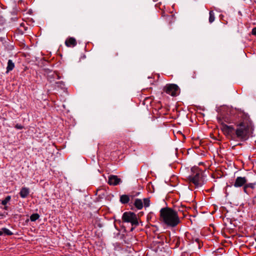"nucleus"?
Instances as JSON below:
<instances>
[{
	"mask_svg": "<svg viewBox=\"0 0 256 256\" xmlns=\"http://www.w3.org/2000/svg\"><path fill=\"white\" fill-rule=\"evenodd\" d=\"M240 117L242 118V121L236 124L235 128L232 125H227L224 122L230 123L232 119L222 114L217 117L219 124H221L220 129L224 134L231 140L238 139L242 141L248 139L250 133L251 122L248 116L243 113L240 114Z\"/></svg>",
	"mask_w": 256,
	"mask_h": 256,
	"instance_id": "nucleus-1",
	"label": "nucleus"
},
{
	"mask_svg": "<svg viewBox=\"0 0 256 256\" xmlns=\"http://www.w3.org/2000/svg\"><path fill=\"white\" fill-rule=\"evenodd\" d=\"M160 212V220L168 227L174 228L180 222L178 212L172 208H163Z\"/></svg>",
	"mask_w": 256,
	"mask_h": 256,
	"instance_id": "nucleus-2",
	"label": "nucleus"
},
{
	"mask_svg": "<svg viewBox=\"0 0 256 256\" xmlns=\"http://www.w3.org/2000/svg\"><path fill=\"white\" fill-rule=\"evenodd\" d=\"M192 174L187 178L188 181L192 183L196 187L201 186L202 185L203 174L202 172L198 168H192Z\"/></svg>",
	"mask_w": 256,
	"mask_h": 256,
	"instance_id": "nucleus-3",
	"label": "nucleus"
},
{
	"mask_svg": "<svg viewBox=\"0 0 256 256\" xmlns=\"http://www.w3.org/2000/svg\"><path fill=\"white\" fill-rule=\"evenodd\" d=\"M122 220L124 222H130L132 226H136L138 225L137 216L133 212H124L122 216Z\"/></svg>",
	"mask_w": 256,
	"mask_h": 256,
	"instance_id": "nucleus-4",
	"label": "nucleus"
},
{
	"mask_svg": "<svg viewBox=\"0 0 256 256\" xmlns=\"http://www.w3.org/2000/svg\"><path fill=\"white\" fill-rule=\"evenodd\" d=\"M163 91L172 96H176L180 93L178 86L174 84H166L163 88Z\"/></svg>",
	"mask_w": 256,
	"mask_h": 256,
	"instance_id": "nucleus-5",
	"label": "nucleus"
},
{
	"mask_svg": "<svg viewBox=\"0 0 256 256\" xmlns=\"http://www.w3.org/2000/svg\"><path fill=\"white\" fill-rule=\"evenodd\" d=\"M122 182L121 179L118 178L117 176L110 175L108 177V184L110 185L116 186Z\"/></svg>",
	"mask_w": 256,
	"mask_h": 256,
	"instance_id": "nucleus-6",
	"label": "nucleus"
},
{
	"mask_svg": "<svg viewBox=\"0 0 256 256\" xmlns=\"http://www.w3.org/2000/svg\"><path fill=\"white\" fill-rule=\"evenodd\" d=\"M247 182V180L245 177L238 176L236 179L234 186L236 188L244 186Z\"/></svg>",
	"mask_w": 256,
	"mask_h": 256,
	"instance_id": "nucleus-7",
	"label": "nucleus"
},
{
	"mask_svg": "<svg viewBox=\"0 0 256 256\" xmlns=\"http://www.w3.org/2000/svg\"><path fill=\"white\" fill-rule=\"evenodd\" d=\"M65 44L68 47H74L76 46L77 42L74 38L70 37L66 40Z\"/></svg>",
	"mask_w": 256,
	"mask_h": 256,
	"instance_id": "nucleus-8",
	"label": "nucleus"
},
{
	"mask_svg": "<svg viewBox=\"0 0 256 256\" xmlns=\"http://www.w3.org/2000/svg\"><path fill=\"white\" fill-rule=\"evenodd\" d=\"M30 194V188L26 187H22L20 192V195L22 198H26Z\"/></svg>",
	"mask_w": 256,
	"mask_h": 256,
	"instance_id": "nucleus-9",
	"label": "nucleus"
},
{
	"mask_svg": "<svg viewBox=\"0 0 256 256\" xmlns=\"http://www.w3.org/2000/svg\"><path fill=\"white\" fill-rule=\"evenodd\" d=\"M170 240L172 241V244L174 245V248H178L180 246V237L173 236L170 238Z\"/></svg>",
	"mask_w": 256,
	"mask_h": 256,
	"instance_id": "nucleus-10",
	"label": "nucleus"
},
{
	"mask_svg": "<svg viewBox=\"0 0 256 256\" xmlns=\"http://www.w3.org/2000/svg\"><path fill=\"white\" fill-rule=\"evenodd\" d=\"M130 198L128 195L122 194L120 196V202L122 204H126L130 202Z\"/></svg>",
	"mask_w": 256,
	"mask_h": 256,
	"instance_id": "nucleus-11",
	"label": "nucleus"
},
{
	"mask_svg": "<svg viewBox=\"0 0 256 256\" xmlns=\"http://www.w3.org/2000/svg\"><path fill=\"white\" fill-rule=\"evenodd\" d=\"M134 205L138 210H142L144 206L142 200L139 198L135 200Z\"/></svg>",
	"mask_w": 256,
	"mask_h": 256,
	"instance_id": "nucleus-12",
	"label": "nucleus"
},
{
	"mask_svg": "<svg viewBox=\"0 0 256 256\" xmlns=\"http://www.w3.org/2000/svg\"><path fill=\"white\" fill-rule=\"evenodd\" d=\"M14 68V64L12 62V60H9L8 62V66L6 67V73L12 70Z\"/></svg>",
	"mask_w": 256,
	"mask_h": 256,
	"instance_id": "nucleus-13",
	"label": "nucleus"
},
{
	"mask_svg": "<svg viewBox=\"0 0 256 256\" xmlns=\"http://www.w3.org/2000/svg\"><path fill=\"white\" fill-rule=\"evenodd\" d=\"M209 14L208 22L210 24H212L215 20L214 13L212 10H210L209 12Z\"/></svg>",
	"mask_w": 256,
	"mask_h": 256,
	"instance_id": "nucleus-14",
	"label": "nucleus"
},
{
	"mask_svg": "<svg viewBox=\"0 0 256 256\" xmlns=\"http://www.w3.org/2000/svg\"><path fill=\"white\" fill-rule=\"evenodd\" d=\"M40 218V215L38 214H33L30 216V220L32 222H35Z\"/></svg>",
	"mask_w": 256,
	"mask_h": 256,
	"instance_id": "nucleus-15",
	"label": "nucleus"
},
{
	"mask_svg": "<svg viewBox=\"0 0 256 256\" xmlns=\"http://www.w3.org/2000/svg\"><path fill=\"white\" fill-rule=\"evenodd\" d=\"M2 230L3 232V234H4L6 235L12 236L13 234V233L7 228H2Z\"/></svg>",
	"mask_w": 256,
	"mask_h": 256,
	"instance_id": "nucleus-16",
	"label": "nucleus"
},
{
	"mask_svg": "<svg viewBox=\"0 0 256 256\" xmlns=\"http://www.w3.org/2000/svg\"><path fill=\"white\" fill-rule=\"evenodd\" d=\"M11 196H8L4 200L2 201L1 204L4 206H6L7 203L10 200Z\"/></svg>",
	"mask_w": 256,
	"mask_h": 256,
	"instance_id": "nucleus-17",
	"label": "nucleus"
},
{
	"mask_svg": "<svg viewBox=\"0 0 256 256\" xmlns=\"http://www.w3.org/2000/svg\"><path fill=\"white\" fill-rule=\"evenodd\" d=\"M144 204L145 207H148L150 205V198H144Z\"/></svg>",
	"mask_w": 256,
	"mask_h": 256,
	"instance_id": "nucleus-18",
	"label": "nucleus"
},
{
	"mask_svg": "<svg viewBox=\"0 0 256 256\" xmlns=\"http://www.w3.org/2000/svg\"><path fill=\"white\" fill-rule=\"evenodd\" d=\"M14 128L18 130H22L24 126H22L21 124H16L14 126Z\"/></svg>",
	"mask_w": 256,
	"mask_h": 256,
	"instance_id": "nucleus-19",
	"label": "nucleus"
},
{
	"mask_svg": "<svg viewBox=\"0 0 256 256\" xmlns=\"http://www.w3.org/2000/svg\"><path fill=\"white\" fill-rule=\"evenodd\" d=\"M254 185H255V184H253V183H250V184H246V186H248V188H250L252 189H254Z\"/></svg>",
	"mask_w": 256,
	"mask_h": 256,
	"instance_id": "nucleus-20",
	"label": "nucleus"
},
{
	"mask_svg": "<svg viewBox=\"0 0 256 256\" xmlns=\"http://www.w3.org/2000/svg\"><path fill=\"white\" fill-rule=\"evenodd\" d=\"M153 214V212H150L148 216H147V219L148 220H150L152 218V215Z\"/></svg>",
	"mask_w": 256,
	"mask_h": 256,
	"instance_id": "nucleus-21",
	"label": "nucleus"
},
{
	"mask_svg": "<svg viewBox=\"0 0 256 256\" xmlns=\"http://www.w3.org/2000/svg\"><path fill=\"white\" fill-rule=\"evenodd\" d=\"M252 34L253 35L256 36V28H254L252 30Z\"/></svg>",
	"mask_w": 256,
	"mask_h": 256,
	"instance_id": "nucleus-22",
	"label": "nucleus"
},
{
	"mask_svg": "<svg viewBox=\"0 0 256 256\" xmlns=\"http://www.w3.org/2000/svg\"><path fill=\"white\" fill-rule=\"evenodd\" d=\"M247 188H248V186L246 185H245L244 187V192L248 194V192L247 191Z\"/></svg>",
	"mask_w": 256,
	"mask_h": 256,
	"instance_id": "nucleus-23",
	"label": "nucleus"
},
{
	"mask_svg": "<svg viewBox=\"0 0 256 256\" xmlns=\"http://www.w3.org/2000/svg\"><path fill=\"white\" fill-rule=\"evenodd\" d=\"M226 220H227V222H230V224H232V219L229 218H226Z\"/></svg>",
	"mask_w": 256,
	"mask_h": 256,
	"instance_id": "nucleus-24",
	"label": "nucleus"
},
{
	"mask_svg": "<svg viewBox=\"0 0 256 256\" xmlns=\"http://www.w3.org/2000/svg\"><path fill=\"white\" fill-rule=\"evenodd\" d=\"M196 242L198 244V248H200V240L198 238H196Z\"/></svg>",
	"mask_w": 256,
	"mask_h": 256,
	"instance_id": "nucleus-25",
	"label": "nucleus"
},
{
	"mask_svg": "<svg viewBox=\"0 0 256 256\" xmlns=\"http://www.w3.org/2000/svg\"><path fill=\"white\" fill-rule=\"evenodd\" d=\"M56 84H60V86L62 85V86H64V82H56Z\"/></svg>",
	"mask_w": 256,
	"mask_h": 256,
	"instance_id": "nucleus-26",
	"label": "nucleus"
},
{
	"mask_svg": "<svg viewBox=\"0 0 256 256\" xmlns=\"http://www.w3.org/2000/svg\"><path fill=\"white\" fill-rule=\"evenodd\" d=\"M223 250V248H220L218 249V250H216V252H218V251H219V250L222 251V250Z\"/></svg>",
	"mask_w": 256,
	"mask_h": 256,
	"instance_id": "nucleus-27",
	"label": "nucleus"
},
{
	"mask_svg": "<svg viewBox=\"0 0 256 256\" xmlns=\"http://www.w3.org/2000/svg\"><path fill=\"white\" fill-rule=\"evenodd\" d=\"M192 77L194 78H196V73H195V72H193V74H192Z\"/></svg>",
	"mask_w": 256,
	"mask_h": 256,
	"instance_id": "nucleus-28",
	"label": "nucleus"
},
{
	"mask_svg": "<svg viewBox=\"0 0 256 256\" xmlns=\"http://www.w3.org/2000/svg\"><path fill=\"white\" fill-rule=\"evenodd\" d=\"M2 234H3V232H2V230H0V236L2 235Z\"/></svg>",
	"mask_w": 256,
	"mask_h": 256,
	"instance_id": "nucleus-29",
	"label": "nucleus"
},
{
	"mask_svg": "<svg viewBox=\"0 0 256 256\" xmlns=\"http://www.w3.org/2000/svg\"><path fill=\"white\" fill-rule=\"evenodd\" d=\"M4 208L5 210H7V209H8V206H4Z\"/></svg>",
	"mask_w": 256,
	"mask_h": 256,
	"instance_id": "nucleus-30",
	"label": "nucleus"
},
{
	"mask_svg": "<svg viewBox=\"0 0 256 256\" xmlns=\"http://www.w3.org/2000/svg\"><path fill=\"white\" fill-rule=\"evenodd\" d=\"M0 216H2H2H4V214H0Z\"/></svg>",
	"mask_w": 256,
	"mask_h": 256,
	"instance_id": "nucleus-31",
	"label": "nucleus"
},
{
	"mask_svg": "<svg viewBox=\"0 0 256 256\" xmlns=\"http://www.w3.org/2000/svg\"><path fill=\"white\" fill-rule=\"evenodd\" d=\"M56 76H58V79H60V77H59L57 74H56Z\"/></svg>",
	"mask_w": 256,
	"mask_h": 256,
	"instance_id": "nucleus-32",
	"label": "nucleus"
},
{
	"mask_svg": "<svg viewBox=\"0 0 256 256\" xmlns=\"http://www.w3.org/2000/svg\"><path fill=\"white\" fill-rule=\"evenodd\" d=\"M134 230V228H131V231H132V230Z\"/></svg>",
	"mask_w": 256,
	"mask_h": 256,
	"instance_id": "nucleus-33",
	"label": "nucleus"
},
{
	"mask_svg": "<svg viewBox=\"0 0 256 256\" xmlns=\"http://www.w3.org/2000/svg\"><path fill=\"white\" fill-rule=\"evenodd\" d=\"M255 241L256 242V238H255Z\"/></svg>",
	"mask_w": 256,
	"mask_h": 256,
	"instance_id": "nucleus-34",
	"label": "nucleus"
}]
</instances>
